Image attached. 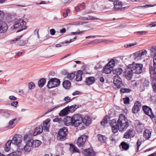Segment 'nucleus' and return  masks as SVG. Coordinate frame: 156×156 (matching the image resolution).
Segmentation results:
<instances>
[{"instance_id":"1","label":"nucleus","mask_w":156,"mask_h":156,"mask_svg":"<svg viewBox=\"0 0 156 156\" xmlns=\"http://www.w3.org/2000/svg\"><path fill=\"white\" fill-rule=\"evenodd\" d=\"M156 63L153 62V66L149 67L150 78L153 91L156 93Z\"/></svg>"},{"instance_id":"2","label":"nucleus","mask_w":156,"mask_h":156,"mask_svg":"<svg viewBox=\"0 0 156 156\" xmlns=\"http://www.w3.org/2000/svg\"><path fill=\"white\" fill-rule=\"evenodd\" d=\"M117 122L118 125V130L120 131L126 130L129 126V124L127 118L125 115L122 114H121L119 115Z\"/></svg>"},{"instance_id":"3","label":"nucleus","mask_w":156,"mask_h":156,"mask_svg":"<svg viewBox=\"0 0 156 156\" xmlns=\"http://www.w3.org/2000/svg\"><path fill=\"white\" fill-rule=\"evenodd\" d=\"M68 133V129L66 127H64L60 129L56 135V139L59 141L65 140L67 138Z\"/></svg>"},{"instance_id":"4","label":"nucleus","mask_w":156,"mask_h":156,"mask_svg":"<svg viewBox=\"0 0 156 156\" xmlns=\"http://www.w3.org/2000/svg\"><path fill=\"white\" fill-rule=\"evenodd\" d=\"M129 67L134 73L139 74L141 73L142 71L143 65L142 64L133 63L132 64L129 65Z\"/></svg>"},{"instance_id":"5","label":"nucleus","mask_w":156,"mask_h":156,"mask_svg":"<svg viewBox=\"0 0 156 156\" xmlns=\"http://www.w3.org/2000/svg\"><path fill=\"white\" fill-rule=\"evenodd\" d=\"M60 81L56 78H51L48 82L47 86L49 89L58 86L60 84Z\"/></svg>"},{"instance_id":"6","label":"nucleus","mask_w":156,"mask_h":156,"mask_svg":"<svg viewBox=\"0 0 156 156\" xmlns=\"http://www.w3.org/2000/svg\"><path fill=\"white\" fill-rule=\"evenodd\" d=\"M115 65L114 59L109 61L104 67L103 69V72L106 74H109L113 70V66Z\"/></svg>"},{"instance_id":"7","label":"nucleus","mask_w":156,"mask_h":156,"mask_svg":"<svg viewBox=\"0 0 156 156\" xmlns=\"http://www.w3.org/2000/svg\"><path fill=\"white\" fill-rule=\"evenodd\" d=\"M73 126L77 127L82 122V117L80 114H76L73 115Z\"/></svg>"},{"instance_id":"8","label":"nucleus","mask_w":156,"mask_h":156,"mask_svg":"<svg viewBox=\"0 0 156 156\" xmlns=\"http://www.w3.org/2000/svg\"><path fill=\"white\" fill-rule=\"evenodd\" d=\"M142 109L144 114L148 115L151 119H152L155 117L154 112L150 107L146 105H144L142 106Z\"/></svg>"},{"instance_id":"9","label":"nucleus","mask_w":156,"mask_h":156,"mask_svg":"<svg viewBox=\"0 0 156 156\" xmlns=\"http://www.w3.org/2000/svg\"><path fill=\"white\" fill-rule=\"evenodd\" d=\"M22 36L23 35H21L20 37L18 36L16 38L11 41L10 43L11 44H13L15 43L16 41H18V45L20 46H24L27 42V41L26 39L21 40L20 39Z\"/></svg>"},{"instance_id":"10","label":"nucleus","mask_w":156,"mask_h":156,"mask_svg":"<svg viewBox=\"0 0 156 156\" xmlns=\"http://www.w3.org/2000/svg\"><path fill=\"white\" fill-rule=\"evenodd\" d=\"M88 138V136H87L85 135L81 136L77 140L76 144L79 147L83 146Z\"/></svg>"},{"instance_id":"11","label":"nucleus","mask_w":156,"mask_h":156,"mask_svg":"<svg viewBox=\"0 0 156 156\" xmlns=\"http://www.w3.org/2000/svg\"><path fill=\"white\" fill-rule=\"evenodd\" d=\"M113 83L118 89L120 88L123 85L121 78L118 76H115L114 77Z\"/></svg>"},{"instance_id":"12","label":"nucleus","mask_w":156,"mask_h":156,"mask_svg":"<svg viewBox=\"0 0 156 156\" xmlns=\"http://www.w3.org/2000/svg\"><path fill=\"white\" fill-rule=\"evenodd\" d=\"M141 106V104L140 102L138 101H136L132 108V112L134 114L138 113L140 111Z\"/></svg>"},{"instance_id":"13","label":"nucleus","mask_w":156,"mask_h":156,"mask_svg":"<svg viewBox=\"0 0 156 156\" xmlns=\"http://www.w3.org/2000/svg\"><path fill=\"white\" fill-rule=\"evenodd\" d=\"M22 136L20 134H16L13 137L12 140H11L12 144L17 145L22 142Z\"/></svg>"},{"instance_id":"14","label":"nucleus","mask_w":156,"mask_h":156,"mask_svg":"<svg viewBox=\"0 0 156 156\" xmlns=\"http://www.w3.org/2000/svg\"><path fill=\"white\" fill-rule=\"evenodd\" d=\"M119 0H117L114 2V9L115 10H117L121 9L122 7L123 6V5L126 3V2L124 1H119Z\"/></svg>"},{"instance_id":"15","label":"nucleus","mask_w":156,"mask_h":156,"mask_svg":"<svg viewBox=\"0 0 156 156\" xmlns=\"http://www.w3.org/2000/svg\"><path fill=\"white\" fill-rule=\"evenodd\" d=\"M110 125L112 127V132L114 133H116L118 130V122L116 123V121L115 119H113L111 121Z\"/></svg>"},{"instance_id":"16","label":"nucleus","mask_w":156,"mask_h":156,"mask_svg":"<svg viewBox=\"0 0 156 156\" xmlns=\"http://www.w3.org/2000/svg\"><path fill=\"white\" fill-rule=\"evenodd\" d=\"M135 136V134L133 130L132 129H128L125 133L123 138L126 139H129Z\"/></svg>"},{"instance_id":"17","label":"nucleus","mask_w":156,"mask_h":156,"mask_svg":"<svg viewBox=\"0 0 156 156\" xmlns=\"http://www.w3.org/2000/svg\"><path fill=\"white\" fill-rule=\"evenodd\" d=\"M135 126L137 132L139 133H141L145 129L144 124L140 122H136Z\"/></svg>"},{"instance_id":"18","label":"nucleus","mask_w":156,"mask_h":156,"mask_svg":"<svg viewBox=\"0 0 156 156\" xmlns=\"http://www.w3.org/2000/svg\"><path fill=\"white\" fill-rule=\"evenodd\" d=\"M83 153L86 156H94L96 155V152L93 149L90 148L84 150Z\"/></svg>"},{"instance_id":"19","label":"nucleus","mask_w":156,"mask_h":156,"mask_svg":"<svg viewBox=\"0 0 156 156\" xmlns=\"http://www.w3.org/2000/svg\"><path fill=\"white\" fill-rule=\"evenodd\" d=\"M8 28V25L5 23L0 21V34L5 32Z\"/></svg>"},{"instance_id":"20","label":"nucleus","mask_w":156,"mask_h":156,"mask_svg":"<svg viewBox=\"0 0 156 156\" xmlns=\"http://www.w3.org/2000/svg\"><path fill=\"white\" fill-rule=\"evenodd\" d=\"M133 73H134L128 66V67L126 70L125 74V77L127 80H130L131 79Z\"/></svg>"},{"instance_id":"21","label":"nucleus","mask_w":156,"mask_h":156,"mask_svg":"<svg viewBox=\"0 0 156 156\" xmlns=\"http://www.w3.org/2000/svg\"><path fill=\"white\" fill-rule=\"evenodd\" d=\"M147 51L145 49H143L134 53L136 57H141L142 56L144 57L146 56Z\"/></svg>"},{"instance_id":"22","label":"nucleus","mask_w":156,"mask_h":156,"mask_svg":"<svg viewBox=\"0 0 156 156\" xmlns=\"http://www.w3.org/2000/svg\"><path fill=\"white\" fill-rule=\"evenodd\" d=\"M65 124L67 126L70 125H73V117H71L69 116H66L64 119Z\"/></svg>"},{"instance_id":"23","label":"nucleus","mask_w":156,"mask_h":156,"mask_svg":"<svg viewBox=\"0 0 156 156\" xmlns=\"http://www.w3.org/2000/svg\"><path fill=\"white\" fill-rule=\"evenodd\" d=\"M151 131L147 129H145L143 134V137L146 140H149L151 137Z\"/></svg>"},{"instance_id":"24","label":"nucleus","mask_w":156,"mask_h":156,"mask_svg":"<svg viewBox=\"0 0 156 156\" xmlns=\"http://www.w3.org/2000/svg\"><path fill=\"white\" fill-rule=\"evenodd\" d=\"M18 20L20 25V26L22 28L18 30L17 31V32H20L23 30L26 29L27 28V26H26V22L24 21L23 20L21 19H19Z\"/></svg>"},{"instance_id":"25","label":"nucleus","mask_w":156,"mask_h":156,"mask_svg":"<svg viewBox=\"0 0 156 156\" xmlns=\"http://www.w3.org/2000/svg\"><path fill=\"white\" fill-rule=\"evenodd\" d=\"M32 144L31 141L29 140L24 147V149L25 151L30 152L33 149Z\"/></svg>"},{"instance_id":"26","label":"nucleus","mask_w":156,"mask_h":156,"mask_svg":"<svg viewBox=\"0 0 156 156\" xmlns=\"http://www.w3.org/2000/svg\"><path fill=\"white\" fill-rule=\"evenodd\" d=\"M50 120L49 119H48L43 122V126L44 127V130H46V132H48L49 131V128L50 126L49 122Z\"/></svg>"},{"instance_id":"27","label":"nucleus","mask_w":156,"mask_h":156,"mask_svg":"<svg viewBox=\"0 0 156 156\" xmlns=\"http://www.w3.org/2000/svg\"><path fill=\"white\" fill-rule=\"evenodd\" d=\"M95 81L94 77L90 76L86 78L85 83L86 85H89L93 84L94 82Z\"/></svg>"},{"instance_id":"28","label":"nucleus","mask_w":156,"mask_h":156,"mask_svg":"<svg viewBox=\"0 0 156 156\" xmlns=\"http://www.w3.org/2000/svg\"><path fill=\"white\" fill-rule=\"evenodd\" d=\"M32 143V146L33 148L39 147L41 144V142L38 140H33L32 139H29Z\"/></svg>"},{"instance_id":"29","label":"nucleus","mask_w":156,"mask_h":156,"mask_svg":"<svg viewBox=\"0 0 156 156\" xmlns=\"http://www.w3.org/2000/svg\"><path fill=\"white\" fill-rule=\"evenodd\" d=\"M82 122L86 126H88L91 123V119L88 116H85L83 118H82Z\"/></svg>"},{"instance_id":"30","label":"nucleus","mask_w":156,"mask_h":156,"mask_svg":"<svg viewBox=\"0 0 156 156\" xmlns=\"http://www.w3.org/2000/svg\"><path fill=\"white\" fill-rule=\"evenodd\" d=\"M43 131V127L41 126H38L35 128L34 131L33 133L34 136H35L37 135L40 134Z\"/></svg>"},{"instance_id":"31","label":"nucleus","mask_w":156,"mask_h":156,"mask_svg":"<svg viewBox=\"0 0 156 156\" xmlns=\"http://www.w3.org/2000/svg\"><path fill=\"white\" fill-rule=\"evenodd\" d=\"M83 74V72L80 70H78L76 74V78L75 79L76 81H79L82 80V75Z\"/></svg>"},{"instance_id":"32","label":"nucleus","mask_w":156,"mask_h":156,"mask_svg":"<svg viewBox=\"0 0 156 156\" xmlns=\"http://www.w3.org/2000/svg\"><path fill=\"white\" fill-rule=\"evenodd\" d=\"M22 154V152L19 149H18L14 152H13L8 154L7 156H20Z\"/></svg>"},{"instance_id":"33","label":"nucleus","mask_w":156,"mask_h":156,"mask_svg":"<svg viewBox=\"0 0 156 156\" xmlns=\"http://www.w3.org/2000/svg\"><path fill=\"white\" fill-rule=\"evenodd\" d=\"M69 112L68 107H67L60 111L59 115L60 116H64L67 115Z\"/></svg>"},{"instance_id":"34","label":"nucleus","mask_w":156,"mask_h":156,"mask_svg":"<svg viewBox=\"0 0 156 156\" xmlns=\"http://www.w3.org/2000/svg\"><path fill=\"white\" fill-rule=\"evenodd\" d=\"M97 136L98 140L100 141L101 143H106L107 138L105 136L102 135L101 134H98Z\"/></svg>"},{"instance_id":"35","label":"nucleus","mask_w":156,"mask_h":156,"mask_svg":"<svg viewBox=\"0 0 156 156\" xmlns=\"http://www.w3.org/2000/svg\"><path fill=\"white\" fill-rule=\"evenodd\" d=\"M70 150L73 153H80L79 150L72 144H70Z\"/></svg>"},{"instance_id":"36","label":"nucleus","mask_w":156,"mask_h":156,"mask_svg":"<svg viewBox=\"0 0 156 156\" xmlns=\"http://www.w3.org/2000/svg\"><path fill=\"white\" fill-rule=\"evenodd\" d=\"M62 85L65 88L68 89L70 87L71 83L69 81L66 80L63 82Z\"/></svg>"},{"instance_id":"37","label":"nucleus","mask_w":156,"mask_h":156,"mask_svg":"<svg viewBox=\"0 0 156 156\" xmlns=\"http://www.w3.org/2000/svg\"><path fill=\"white\" fill-rule=\"evenodd\" d=\"M122 149L125 150H127L129 147V145L125 142H122L120 144Z\"/></svg>"},{"instance_id":"38","label":"nucleus","mask_w":156,"mask_h":156,"mask_svg":"<svg viewBox=\"0 0 156 156\" xmlns=\"http://www.w3.org/2000/svg\"><path fill=\"white\" fill-rule=\"evenodd\" d=\"M46 82V80L45 78H41L38 81V82L39 87H42L45 84Z\"/></svg>"},{"instance_id":"39","label":"nucleus","mask_w":156,"mask_h":156,"mask_svg":"<svg viewBox=\"0 0 156 156\" xmlns=\"http://www.w3.org/2000/svg\"><path fill=\"white\" fill-rule=\"evenodd\" d=\"M122 69L120 68L116 69L113 70V73L114 74H115V76H118L120 75L123 72Z\"/></svg>"},{"instance_id":"40","label":"nucleus","mask_w":156,"mask_h":156,"mask_svg":"<svg viewBox=\"0 0 156 156\" xmlns=\"http://www.w3.org/2000/svg\"><path fill=\"white\" fill-rule=\"evenodd\" d=\"M12 143L11 140H9L5 145V150L6 152L9 151L10 149L11 144Z\"/></svg>"},{"instance_id":"41","label":"nucleus","mask_w":156,"mask_h":156,"mask_svg":"<svg viewBox=\"0 0 156 156\" xmlns=\"http://www.w3.org/2000/svg\"><path fill=\"white\" fill-rule=\"evenodd\" d=\"M16 119V118L10 120L9 122V125H8V128L9 129L13 128L15 126L14 122Z\"/></svg>"},{"instance_id":"42","label":"nucleus","mask_w":156,"mask_h":156,"mask_svg":"<svg viewBox=\"0 0 156 156\" xmlns=\"http://www.w3.org/2000/svg\"><path fill=\"white\" fill-rule=\"evenodd\" d=\"M67 107H68L69 112H74L77 109V105H73L69 107L68 106Z\"/></svg>"},{"instance_id":"43","label":"nucleus","mask_w":156,"mask_h":156,"mask_svg":"<svg viewBox=\"0 0 156 156\" xmlns=\"http://www.w3.org/2000/svg\"><path fill=\"white\" fill-rule=\"evenodd\" d=\"M150 82L148 80H145L143 83V86L144 88H147L149 86Z\"/></svg>"},{"instance_id":"44","label":"nucleus","mask_w":156,"mask_h":156,"mask_svg":"<svg viewBox=\"0 0 156 156\" xmlns=\"http://www.w3.org/2000/svg\"><path fill=\"white\" fill-rule=\"evenodd\" d=\"M75 73V72H73L68 74L66 76L67 78L70 80H72L75 77L76 75Z\"/></svg>"},{"instance_id":"45","label":"nucleus","mask_w":156,"mask_h":156,"mask_svg":"<svg viewBox=\"0 0 156 156\" xmlns=\"http://www.w3.org/2000/svg\"><path fill=\"white\" fill-rule=\"evenodd\" d=\"M132 90L131 89L127 88H122L120 90V92L123 93H129Z\"/></svg>"},{"instance_id":"46","label":"nucleus","mask_w":156,"mask_h":156,"mask_svg":"<svg viewBox=\"0 0 156 156\" xmlns=\"http://www.w3.org/2000/svg\"><path fill=\"white\" fill-rule=\"evenodd\" d=\"M141 144V141L138 140L136 142V145L135 146V150L136 152H137L139 151V147Z\"/></svg>"},{"instance_id":"47","label":"nucleus","mask_w":156,"mask_h":156,"mask_svg":"<svg viewBox=\"0 0 156 156\" xmlns=\"http://www.w3.org/2000/svg\"><path fill=\"white\" fill-rule=\"evenodd\" d=\"M88 20H100L101 21L103 20H102L100 19L99 18H97L95 17L91 16H87Z\"/></svg>"},{"instance_id":"48","label":"nucleus","mask_w":156,"mask_h":156,"mask_svg":"<svg viewBox=\"0 0 156 156\" xmlns=\"http://www.w3.org/2000/svg\"><path fill=\"white\" fill-rule=\"evenodd\" d=\"M29 88L31 90L34 89L35 87V85L34 83L32 82H30L28 84Z\"/></svg>"},{"instance_id":"49","label":"nucleus","mask_w":156,"mask_h":156,"mask_svg":"<svg viewBox=\"0 0 156 156\" xmlns=\"http://www.w3.org/2000/svg\"><path fill=\"white\" fill-rule=\"evenodd\" d=\"M136 44V42H134L133 43L128 44L124 45V47L125 48H127L129 47H130L132 46H133Z\"/></svg>"},{"instance_id":"50","label":"nucleus","mask_w":156,"mask_h":156,"mask_svg":"<svg viewBox=\"0 0 156 156\" xmlns=\"http://www.w3.org/2000/svg\"><path fill=\"white\" fill-rule=\"evenodd\" d=\"M73 99H71L70 98L69 96H66L65 97L64 99V100L66 101L65 104H67L69 102H70Z\"/></svg>"},{"instance_id":"51","label":"nucleus","mask_w":156,"mask_h":156,"mask_svg":"<svg viewBox=\"0 0 156 156\" xmlns=\"http://www.w3.org/2000/svg\"><path fill=\"white\" fill-rule=\"evenodd\" d=\"M53 121L54 122H56L60 123L63 121V119L62 118H56L53 119Z\"/></svg>"},{"instance_id":"52","label":"nucleus","mask_w":156,"mask_h":156,"mask_svg":"<svg viewBox=\"0 0 156 156\" xmlns=\"http://www.w3.org/2000/svg\"><path fill=\"white\" fill-rule=\"evenodd\" d=\"M107 122V117H104L103 120L101 122V124L102 126H104L105 124Z\"/></svg>"},{"instance_id":"53","label":"nucleus","mask_w":156,"mask_h":156,"mask_svg":"<svg viewBox=\"0 0 156 156\" xmlns=\"http://www.w3.org/2000/svg\"><path fill=\"white\" fill-rule=\"evenodd\" d=\"M86 30H83L81 31L73 32H72L71 33L73 35H80L82 34Z\"/></svg>"},{"instance_id":"54","label":"nucleus","mask_w":156,"mask_h":156,"mask_svg":"<svg viewBox=\"0 0 156 156\" xmlns=\"http://www.w3.org/2000/svg\"><path fill=\"white\" fill-rule=\"evenodd\" d=\"M124 101V103L125 104H128L129 103L130 99L128 97H126L123 99Z\"/></svg>"},{"instance_id":"55","label":"nucleus","mask_w":156,"mask_h":156,"mask_svg":"<svg viewBox=\"0 0 156 156\" xmlns=\"http://www.w3.org/2000/svg\"><path fill=\"white\" fill-rule=\"evenodd\" d=\"M147 32L145 31H137L135 33L137 35H145Z\"/></svg>"},{"instance_id":"56","label":"nucleus","mask_w":156,"mask_h":156,"mask_svg":"<svg viewBox=\"0 0 156 156\" xmlns=\"http://www.w3.org/2000/svg\"><path fill=\"white\" fill-rule=\"evenodd\" d=\"M20 26V25L19 22V20L17 21V22H16V23H15L13 25L14 29H16L18 28Z\"/></svg>"},{"instance_id":"57","label":"nucleus","mask_w":156,"mask_h":156,"mask_svg":"<svg viewBox=\"0 0 156 156\" xmlns=\"http://www.w3.org/2000/svg\"><path fill=\"white\" fill-rule=\"evenodd\" d=\"M59 107V106H57V107L55 106L54 108H51L50 109L48 110L46 112H45L44 113L43 115L46 114L47 113H48L49 112H50L52 111L55 108H56L57 107Z\"/></svg>"},{"instance_id":"58","label":"nucleus","mask_w":156,"mask_h":156,"mask_svg":"<svg viewBox=\"0 0 156 156\" xmlns=\"http://www.w3.org/2000/svg\"><path fill=\"white\" fill-rule=\"evenodd\" d=\"M18 103V102L17 101H13L12 102L11 105L12 106L16 107Z\"/></svg>"},{"instance_id":"59","label":"nucleus","mask_w":156,"mask_h":156,"mask_svg":"<svg viewBox=\"0 0 156 156\" xmlns=\"http://www.w3.org/2000/svg\"><path fill=\"white\" fill-rule=\"evenodd\" d=\"M156 47H153L151 49V53H154L156 52Z\"/></svg>"},{"instance_id":"60","label":"nucleus","mask_w":156,"mask_h":156,"mask_svg":"<svg viewBox=\"0 0 156 156\" xmlns=\"http://www.w3.org/2000/svg\"><path fill=\"white\" fill-rule=\"evenodd\" d=\"M39 30L38 28H37L34 31V34H37V37L38 38H40L39 35V34L38 32Z\"/></svg>"},{"instance_id":"61","label":"nucleus","mask_w":156,"mask_h":156,"mask_svg":"<svg viewBox=\"0 0 156 156\" xmlns=\"http://www.w3.org/2000/svg\"><path fill=\"white\" fill-rule=\"evenodd\" d=\"M81 93L79 91H75L72 94L73 96H75L80 94Z\"/></svg>"},{"instance_id":"62","label":"nucleus","mask_w":156,"mask_h":156,"mask_svg":"<svg viewBox=\"0 0 156 156\" xmlns=\"http://www.w3.org/2000/svg\"><path fill=\"white\" fill-rule=\"evenodd\" d=\"M155 5H145L141 6H140L142 8H148L149 7H153Z\"/></svg>"},{"instance_id":"63","label":"nucleus","mask_w":156,"mask_h":156,"mask_svg":"<svg viewBox=\"0 0 156 156\" xmlns=\"http://www.w3.org/2000/svg\"><path fill=\"white\" fill-rule=\"evenodd\" d=\"M50 33L51 35H54L55 33V31L54 29H52L50 30Z\"/></svg>"},{"instance_id":"64","label":"nucleus","mask_w":156,"mask_h":156,"mask_svg":"<svg viewBox=\"0 0 156 156\" xmlns=\"http://www.w3.org/2000/svg\"><path fill=\"white\" fill-rule=\"evenodd\" d=\"M9 99L11 100H16L17 99V98L14 96H9Z\"/></svg>"}]
</instances>
